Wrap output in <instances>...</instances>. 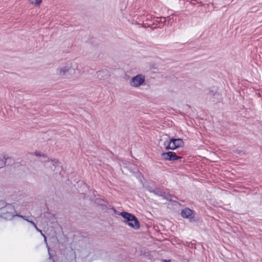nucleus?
Wrapping results in <instances>:
<instances>
[{
	"instance_id": "f257e3e1",
	"label": "nucleus",
	"mask_w": 262,
	"mask_h": 262,
	"mask_svg": "<svg viewBox=\"0 0 262 262\" xmlns=\"http://www.w3.org/2000/svg\"><path fill=\"white\" fill-rule=\"evenodd\" d=\"M163 142V146L167 149H174L184 145V142L181 139H170L166 135L163 136L160 140V142Z\"/></svg>"
},
{
	"instance_id": "f03ea898",
	"label": "nucleus",
	"mask_w": 262,
	"mask_h": 262,
	"mask_svg": "<svg viewBox=\"0 0 262 262\" xmlns=\"http://www.w3.org/2000/svg\"><path fill=\"white\" fill-rule=\"evenodd\" d=\"M206 94L207 98L214 103L220 102L223 99L222 94L219 92V88L215 86H212L206 90Z\"/></svg>"
},
{
	"instance_id": "7ed1b4c3",
	"label": "nucleus",
	"mask_w": 262,
	"mask_h": 262,
	"mask_svg": "<svg viewBox=\"0 0 262 262\" xmlns=\"http://www.w3.org/2000/svg\"><path fill=\"white\" fill-rule=\"evenodd\" d=\"M165 25V17H155L150 21L149 23L144 24V27L150 28L152 30L160 28H161Z\"/></svg>"
},
{
	"instance_id": "20e7f679",
	"label": "nucleus",
	"mask_w": 262,
	"mask_h": 262,
	"mask_svg": "<svg viewBox=\"0 0 262 262\" xmlns=\"http://www.w3.org/2000/svg\"><path fill=\"white\" fill-rule=\"evenodd\" d=\"M145 77L141 74L133 76L130 79V84L134 87H139L145 84Z\"/></svg>"
},
{
	"instance_id": "39448f33",
	"label": "nucleus",
	"mask_w": 262,
	"mask_h": 262,
	"mask_svg": "<svg viewBox=\"0 0 262 262\" xmlns=\"http://www.w3.org/2000/svg\"><path fill=\"white\" fill-rule=\"evenodd\" d=\"M57 70L60 76H66V77L75 73V69L72 67L70 63H67L65 66L59 67Z\"/></svg>"
},
{
	"instance_id": "423d86ee",
	"label": "nucleus",
	"mask_w": 262,
	"mask_h": 262,
	"mask_svg": "<svg viewBox=\"0 0 262 262\" xmlns=\"http://www.w3.org/2000/svg\"><path fill=\"white\" fill-rule=\"evenodd\" d=\"M188 1V4L186 6V8L187 9H192L194 5L196 4H199L201 6H204L205 5H209V4L207 3L206 1L203 0H189Z\"/></svg>"
},
{
	"instance_id": "0eeeda50",
	"label": "nucleus",
	"mask_w": 262,
	"mask_h": 262,
	"mask_svg": "<svg viewBox=\"0 0 262 262\" xmlns=\"http://www.w3.org/2000/svg\"><path fill=\"white\" fill-rule=\"evenodd\" d=\"M162 156L166 160H175L179 158V157L176 155L175 152L172 151L163 153Z\"/></svg>"
},
{
	"instance_id": "6e6552de",
	"label": "nucleus",
	"mask_w": 262,
	"mask_h": 262,
	"mask_svg": "<svg viewBox=\"0 0 262 262\" xmlns=\"http://www.w3.org/2000/svg\"><path fill=\"white\" fill-rule=\"evenodd\" d=\"M97 77L99 79L107 78L109 76V72L106 69H102L97 72Z\"/></svg>"
},
{
	"instance_id": "1a4fd4ad",
	"label": "nucleus",
	"mask_w": 262,
	"mask_h": 262,
	"mask_svg": "<svg viewBox=\"0 0 262 262\" xmlns=\"http://www.w3.org/2000/svg\"><path fill=\"white\" fill-rule=\"evenodd\" d=\"M130 227L135 229H138L140 227V223L138 221L137 217L134 215V219H131L130 221L127 224Z\"/></svg>"
},
{
	"instance_id": "9d476101",
	"label": "nucleus",
	"mask_w": 262,
	"mask_h": 262,
	"mask_svg": "<svg viewBox=\"0 0 262 262\" xmlns=\"http://www.w3.org/2000/svg\"><path fill=\"white\" fill-rule=\"evenodd\" d=\"M119 214L122 216L123 219V221L126 224H127L131 219H134V215L133 214L126 212H121Z\"/></svg>"
},
{
	"instance_id": "9b49d317",
	"label": "nucleus",
	"mask_w": 262,
	"mask_h": 262,
	"mask_svg": "<svg viewBox=\"0 0 262 262\" xmlns=\"http://www.w3.org/2000/svg\"><path fill=\"white\" fill-rule=\"evenodd\" d=\"M181 215L183 217L187 219H192L193 217L192 211L187 208L182 211Z\"/></svg>"
},
{
	"instance_id": "f8f14e48",
	"label": "nucleus",
	"mask_w": 262,
	"mask_h": 262,
	"mask_svg": "<svg viewBox=\"0 0 262 262\" xmlns=\"http://www.w3.org/2000/svg\"><path fill=\"white\" fill-rule=\"evenodd\" d=\"M56 164L57 161L53 160H48L45 163L46 167L49 168L51 170H53L54 168H55Z\"/></svg>"
},
{
	"instance_id": "ddd939ff",
	"label": "nucleus",
	"mask_w": 262,
	"mask_h": 262,
	"mask_svg": "<svg viewBox=\"0 0 262 262\" xmlns=\"http://www.w3.org/2000/svg\"><path fill=\"white\" fill-rule=\"evenodd\" d=\"M174 16L173 15H171L168 16L167 17H165V26H172L173 23L174 22Z\"/></svg>"
},
{
	"instance_id": "4468645a",
	"label": "nucleus",
	"mask_w": 262,
	"mask_h": 262,
	"mask_svg": "<svg viewBox=\"0 0 262 262\" xmlns=\"http://www.w3.org/2000/svg\"><path fill=\"white\" fill-rule=\"evenodd\" d=\"M6 162V158L3 155H0V168L5 166Z\"/></svg>"
},
{
	"instance_id": "2eb2a0df",
	"label": "nucleus",
	"mask_w": 262,
	"mask_h": 262,
	"mask_svg": "<svg viewBox=\"0 0 262 262\" xmlns=\"http://www.w3.org/2000/svg\"><path fill=\"white\" fill-rule=\"evenodd\" d=\"M30 3L36 6H39L41 4L42 0H29Z\"/></svg>"
},
{
	"instance_id": "dca6fc26",
	"label": "nucleus",
	"mask_w": 262,
	"mask_h": 262,
	"mask_svg": "<svg viewBox=\"0 0 262 262\" xmlns=\"http://www.w3.org/2000/svg\"><path fill=\"white\" fill-rule=\"evenodd\" d=\"M43 238H44L45 243H46L47 247L48 248V252H49V255H50V253H49L50 248L49 247V246H48V243H47V237H46V236H45Z\"/></svg>"
},
{
	"instance_id": "f3484780",
	"label": "nucleus",
	"mask_w": 262,
	"mask_h": 262,
	"mask_svg": "<svg viewBox=\"0 0 262 262\" xmlns=\"http://www.w3.org/2000/svg\"><path fill=\"white\" fill-rule=\"evenodd\" d=\"M28 222L30 223L31 224V225H32L33 226H35V224L34 222L32 221H29V220H27Z\"/></svg>"
},
{
	"instance_id": "a211bd4d",
	"label": "nucleus",
	"mask_w": 262,
	"mask_h": 262,
	"mask_svg": "<svg viewBox=\"0 0 262 262\" xmlns=\"http://www.w3.org/2000/svg\"><path fill=\"white\" fill-rule=\"evenodd\" d=\"M36 230L39 232L41 233V230H40L39 228H37Z\"/></svg>"
},
{
	"instance_id": "6ab92c4d",
	"label": "nucleus",
	"mask_w": 262,
	"mask_h": 262,
	"mask_svg": "<svg viewBox=\"0 0 262 262\" xmlns=\"http://www.w3.org/2000/svg\"><path fill=\"white\" fill-rule=\"evenodd\" d=\"M35 155H36V156H40V154H39V152H35Z\"/></svg>"
},
{
	"instance_id": "aec40b11",
	"label": "nucleus",
	"mask_w": 262,
	"mask_h": 262,
	"mask_svg": "<svg viewBox=\"0 0 262 262\" xmlns=\"http://www.w3.org/2000/svg\"><path fill=\"white\" fill-rule=\"evenodd\" d=\"M41 235L44 237L45 236H46V235L41 232V233H40Z\"/></svg>"
},
{
	"instance_id": "412c9836",
	"label": "nucleus",
	"mask_w": 262,
	"mask_h": 262,
	"mask_svg": "<svg viewBox=\"0 0 262 262\" xmlns=\"http://www.w3.org/2000/svg\"><path fill=\"white\" fill-rule=\"evenodd\" d=\"M35 227V228L36 229L37 228H38V227L36 226V225H35V226H34Z\"/></svg>"
},
{
	"instance_id": "4be33fe9",
	"label": "nucleus",
	"mask_w": 262,
	"mask_h": 262,
	"mask_svg": "<svg viewBox=\"0 0 262 262\" xmlns=\"http://www.w3.org/2000/svg\"><path fill=\"white\" fill-rule=\"evenodd\" d=\"M169 261H170V260H168V261H167V260H165V262H169Z\"/></svg>"
},
{
	"instance_id": "5701e85b",
	"label": "nucleus",
	"mask_w": 262,
	"mask_h": 262,
	"mask_svg": "<svg viewBox=\"0 0 262 262\" xmlns=\"http://www.w3.org/2000/svg\"><path fill=\"white\" fill-rule=\"evenodd\" d=\"M24 220H26V221L27 220H26V219H25L24 217Z\"/></svg>"
},
{
	"instance_id": "b1692460",
	"label": "nucleus",
	"mask_w": 262,
	"mask_h": 262,
	"mask_svg": "<svg viewBox=\"0 0 262 262\" xmlns=\"http://www.w3.org/2000/svg\"><path fill=\"white\" fill-rule=\"evenodd\" d=\"M24 220H26V221L27 220H26V219H25L24 217Z\"/></svg>"
}]
</instances>
